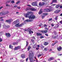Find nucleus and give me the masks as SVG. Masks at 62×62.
Wrapping results in <instances>:
<instances>
[{
  "label": "nucleus",
  "instance_id": "1",
  "mask_svg": "<svg viewBox=\"0 0 62 62\" xmlns=\"http://www.w3.org/2000/svg\"><path fill=\"white\" fill-rule=\"evenodd\" d=\"M33 13L31 12H28L26 14L24 15V16L26 18H29V20L27 19L25 22H32L33 20L35 19L36 18V16L35 15H32L28 16H27L29 15L30 14H33Z\"/></svg>",
  "mask_w": 62,
  "mask_h": 62
},
{
  "label": "nucleus",
  "instance_id": "52",
  "mask_svg": "<svg viewBox=\"0 0 62 62\" xmlns=\"http://www.w3.org/2000/svg\"><path fill=\"white\" fill-rule=\"evenodd\" d=\"M3 8V7H1L0 8V9H2V8Z\"/></svg>",
  "mask_w": 62,
  "mask_h": 62
},
{
  "label": "nucleus",
  "instance_id": "5",
  "mask_svg": "<svg viewBox=\"0 0 62 62\" xmlns=\"http://www.w3.org/2000/svg\"><path fill=\"white\" fill-rule=\"evenodd\" d=\"M21 48V46H17L16 47L14 48V50H20Z\"/></svg>",
  "mask_w": 62,
  "mask_h": 62
},
{
  "label": "nucleus",
  "instance_id": "22",
  "mask_svg": "<svg viewBox=\"0 0 62 62\" xmlns=\"http://www.w3.org/2000/svg\"><path fill=\"white\" fill-rule=\"evenodd\" d=\"M28 31H29V34H31V30H30L29 29H28Z\"/></svg>",
  "mask_w": 62,
  "mask_h": 62
},
{
  "label": "nucleus",
  "instance_id": "44",
  "mask_svg": "<svg viewBox=\"0 0 62 62\" xmlns=\"http://www.w3.org/2000/svg\"><path fill=\"white\" fill-rule=\"evenodd\" d=\"M6 6L7 7H9V6H10L8 4H6Z\"/></svg>",
  "mask_w": 62,
  "mask_h": 62
},
{
  "label": "nucleus",
  "instance_id": "13",
  "mask_svg": "<svg viewBox=\"0 0 62 62\" xmlns=\"http://www.w3.org/2000/svg\"><path fill=\"white\" fill-rule=\"evenodd\" d=\"M41 32L43 33H47L48 31L47 30H46L45 31H41Z\"/></svg>",
  "mask_w": 62,
  "mask_h": 62
},
{
  "label": "nucleus",
  "instance_id": "32",
  "mask_svg": "<svg viewBox=\"0 0 62 62\" xmlns=\"http://www.w3.org/2000/svg\"><path fill=\"white\" fill-rule=\"evenodd\" d=\"M39 6H42V4H41V3L40 2L39 3Z\"/></svg>",
  "mask_w": 62,
  "mask_h": 62
},
{
  "label": "nucleus",
  "instance_id": "8",
  "mask_svg": "<svg viewBox=\"0 0 62 62\" xmlns=\"http://www.w3.org/2000/svg\"><path fill=\"white\" fill-rule=\"evenodd\" d=\"M5 35L7 38H9L11 36L10 34L9 33H6Z\"/></svg>",
  "mask_w": 62,
  "mask_h": 62
},
{
  "label": "nucleus",
  "instance_id": "64",
  "mask_svg": "<svg viewBox=\"0 0 62 62\" xmlns=\"http://www.w3.org/2000/svg\"><path fill=\"white\" fill-rule=\"evenodd\" d=\"M60 23H62V21H60Z\"/></svg>",
  "mask_w": 62,
  "mask_h": 62
},
{
  "label": "nucleus",
  "instance_id": "24",
  "mask_svg": "<svg viewBox=\"0 0 62 62\" xmlns=\"http://www.w3.org/2000/svg\"><path fill=\"white\" fill-rule=\"evenodd\" d=\"M55 5H56V4H54L53 5H52L50 7L51 8H54V6H54Z\"/></svg>",
  "mask_w": 62,
  "mask_h": 62
},
{
  "label": "nucleus",
  "instance_id": "6",
  "mask_svg": "<svg viewBox=\"0 0 62 62\" xmlns=\"http://www.w3.org/2000/svg\"><path fill=\"white\" fill-rule=\"evenodd\" d=\"M32 5L33 6H37V1L33 2L32 3Z\"/></svg>",
  "mask_w": 62,
  "mask_h": 62
},
{
  "label": "nucleus",
  "instance_id": "4",
  "mask_svg": "<svg viewBox=\"0 0 62 62\" xmlns=\"http://www.w3.org/2000/svg\"><path fill=\"white\" fill-rule=\"evenodd\" d=\"M23 25V24H20L19 23L15 25L16 27H22Z\"/></svg>",
  "mask_w": 62,
  "mask_h": 62
},
{
  "label": "nucleus",
  "instance_id": "41",
  "mask_svg": "<svg viewBox=\"0 0 62 62\" xmlns=\"http://www.w3.org/2000/svg\"><path fill=\"white\" fill-rule=\"evenodd\" d=\"M55 44V43H52V46H54V45Z\"/></svg>",
  "mask_w": 62,
  "mask_h": 62
},
{
  "label": "nucleus",
  "instance_id": "54",
  "mask_svg": "<svg viewBox=\"0 0 62 62\" xmlns=\"http://www.w3.org/2000/svg\"><path fill=\"white\" fill-rule=\"evenodd\" d=\"M4 21V19H1L0 20L1 21Z\"/></svg>",
  "mask_w": 62,
  "mask_h": 62
},
{
  "label": "nucleus",
  "instance_id": "14",
  "mask_svg": "<svg viewBox=\"0 0 62 62\" xmlns=\"http://www.w3.org/2000/svg\"><path fill=\"white\" fill-rule=\"evenodd\" d=\"M21 57L22 58H24L25 56V54H23L21 55Z\"/></svg>",
  "mask_w": 62,
  "mask_h": 62
},
{
  "label": "nucleus",
  "instance_id": "39",
  "mask_svg": "<svg viewBox=\"0 0 62 62\" xmlns=\"http://www.w3.org/2000/svg\"><path fill=\"white\" fill-rule=\"evenodd\" d=\"M11 3H15V2H14V1L12 0L11 1Z\"/></svg>",
  "mask_w": 62,
  "mask_h": 62
},
{
  "label": "nucleus",
  "instance_id": "47",
  "mask_svg": "<svg viewBox=\"0 0 62 62\" xmlns=\"http://www.w3.org/2000/svg\"><path fill=\"white\" fill-rule=\"evenodd\" d=\"M45 29H46V30H48L49 29H48V28H46V27L45 28Z\"/></svg>",
  "mask_w": 62,
  "mask_h": 62
},
{
  "label": "nucleus",
  "instance_id": "49",
  "mask_svg": "<svg viewBox=\"0 0 62 62\" xmlns=\"http://www.w3.org/2000/svg\"><path fill=\"white\" fill-rule=\"evenodd\" d=\"M40 47V46H39V45H38L37 46V47Z\"/></svg>",
  "mask_w": 62,
  "mask_h": 62
},
{
  "label": "nucleus",
  "instance_id": "10",
  "mask_svg": "<svg viewBox=\"0 0 62 62\" xmlns=\"http://www.w3.org/2000/svg\"><path fill=\"white\" fill-rule=\"evenodd\" d=\"M11 21H12V19H9V20H6V22H7V23H10Z\"/></svg>",
  "mask_w": 62,
  "mask_h": 62
},
{
  "label": "nucleus",
  "instance_id": "51",
  "mask_svg": "<svg viewBox=\"0 0 62 62\" xmlns=\"http://www.w3.org/2000/svg\"><path fill=\"white\" fill-rule=\"evenodd\" d=\"M20 1H18L16 3V4H19V3H20Z\"/></svg>",
  "mask_w": 62,
  "mask_h": 62
},
{
  "label": "nucleus",
  "instance_id": "59",
  "mask_svg": "<svg viewBox=\"0 0 62 62\" xmlns=\"http://www.w3.org/2000/svg\"><path fill=\"white\" fill-rule=\"evenodd\" d=\"M27 41H26V43H27V44H26V46H27V45H28V44H27Z\"/></svg>",
  "mask_w": 62,
  "mask_h": 62
},
{
  "label": "nucleus",
  "instance_id": "42",
  "mask_svg": "<svg viewBox=\"0 0 62 62\" xmlns=\"http://www.w3.org/2000/svg\"><path fill=\"white\" fill-rule=\"evenodd\" d=\"M51 26H54V23L51 24Z\"/></svg>",
  "mask_w": 62,
  "mask_h": 62
},
{
  "label": "nucleus",
  "instance_id": "40",
  "mask_svg": "<svg viewBox=\"0 0 62 62\" xmlns=\"http://www.w3.org/2000/svg\"><path fill=\"white\" fill-rule=\"evenodd\" d=\"M53 33H54L55 34H57V33L55 31H54Z\"/></svg>",
  "mask_w": 62,
  "mask_h": 62
},
{
  "label": "nucleus",
  "instance_id": "46",
  "mask_svg": "<svg viewBox=\"0 0 62 62\" xmlns=\"http://www.w3.org/2000/svg\"><path fill=\"white\" fill-rule=\"evenodd\" d=\"M58 42V41H55V42H54V43H55V44H56V43H57Z\"/></svg>",
  "mask_w": 62,
  "mask_h": 62
},
{
  "label": "nucleus",
  "instance_id": "56",
  "mask_svg": "<svg viewBox=\"0 0 62 62\" xmlns=\"http://www.w3.org/2000/svg\"><path fill=\"white\" fill-rule=\"evenodd\" d=\"M6 27H7V28H9V26H6Z\"/></svg>",
  "mask_w": 62,
  "mask_h": 62
},
{
  "label": "nucleus",
  "instance_id": "37",
  "mask_svg": "<svg viewBox=\"0 0 62 62\" xmlns=\"http://www.w3.org/2000/svg\"><path fill=\"white\" fill-rule=\"evenodd\" d=\"M44 50H45L46 51H47V48H45L44 49Z\"/></svg>",
  "mask_w": 62,
  "mask_h": 62
},
{
  "label": "nucleus",
  "instance_id": "45",
  "mask_svg": "<svg viewBox=\"0 0 62 62\" xmlns=\"http://www.w3.org/2000/svg\"><path fill=\"white\" fill-rule=\"evenodd\" d=\"M28 57L26 59V62H27V61H28Z\"/></svg>",
  "mask_w": 62,
  "mask_h": 62
},
{
  "label": "nucleus",
  "instance_id": "9",
  "mask_svg": "<svg viewBox=\"0 0 62 62\" xmlns=\"http://www.w3.org/2000/svg\"><path fill=\"white\" fill-rule=\"evenodd\" d=\"M54 59V58L53 57H51L49 59H48V61H51V60H53Z\"/></svg>",
  "mask_w": 62,
  "mask_h": 62
},
{
  "label": "nucleus",
  "instance_id": "36",
  "mask_svg": "<svg viewBox=\"0 0 62 62\" xmlns=\"http://www.w3.org/2000/svg\"><path fill=\"white\" fill-rule=\"evenodd\" d=\"M44 27H47V25L45 24H44Z\"/></svg>",
  "mask_w": 62,
  "mask_h": 62
},
{
  "label": "nucleus",
  "instance_id": "38",
  "mask_svg": "<svg viewBox=\"0 0 62 62\" xmlns=\"http://www.w3.org/2000/svg\"><path fill=\"white\" fill-rule=\"evenodd\" d=\"M42 24L41 23H40L39 25V26H42Z\"/></svg>",
  "mask_w": 62,
  "mask_h": 62
},
{
  "label": "nucleus",
  "instance_id": "48",
  "mask_svg": "<svg viewBox=\"0 0 62 62\" xmlns=\"http://www.w3.org/2000/svg\"><path fill=\"white\" fill-rule=\"evenodd\" d=\"M45 3H44V2L42 3V6H43V5H45Z\"/></svg>",
  "mask_w": 62,
  "mask_h": 62
},
{
  "label": "nucleus",
  "instance_id": "55",
  "mask_svg": "<svg viewBox=\"0 0 62 62\" xmlns=\"http://www.w3.org/2000/svg\"><path fill=\"white\" fill-rule=\"evenodd\" d=\"M56 26L57 27H58V26H59L58 25H56Z\"/></svg>",
  "mask_w": 62,
  "mask_h": 62
},
{
  "label": "nucleus",
  "instance_id": "15",
  "mask_svg": "<svg viewBox=\"0 0 62 62\" xmlns=\"http://www.w3.org/2000/svg\"><path fill=\"white\" fill-rule=\"evenodd\" d=\"M49 44V43L47 42H44V45L45 46H46V45H48Z\"/></svg>",
  "mask_w": 62,
  "mask_h": 62
},
{
  "label": "nucleus",
  "instance_id": "12",
  "mask_svg": "<svg viewBox=\"0 0 62 62\" xmlns=\"http://www.w3.org/2000/svg\"><path fill=\"white\" fill-rule=\"evenodd\" d=\"M61 11L60 10H57L54 11V13H58L59 12Z\"/></svg>",
  "mask_w": 62,
  "mask_h": 62
},
{
  "label": "nucleus",
  "instance_id": "60",
  "mask_svg": "<svg viewBox=\"0 0 62 62\" xmlns=\"http://www.w3.org/2000/svg\"><path fill=\"white\" fill-rule=\"evenodd\" d=\"M53 38L54 39H55V38H56V37H55V36H54V37H53Z\"/></svg>",
  "mask_w": 62,
  "mask_h": 62
},
{
  "label": "nucleus",
  "instance_id": "28",
  "mask_svg": "<svg viewBox=\"0 0 62 62\" xmlns=\"http://www.w3.org/2000/svg\"><path fill=\"white\" fill-rule=\"evenodd\" d=\"M41 55H42V54H39L38 56V58H39L40 56H41Z\"/></svg>",
  "mask_w": 62,
  "mask_h": 62
},
{
  "label": "nucleus",
  "instance_id": "23",
  "mask_svg": "<svg viewBox=\"0 0 62 62\" xmlns=\"http://www.w3.org/2000/svg\"><path fill=\"white\" fill-rule=\"evenodd\" d=\"M9 48L10 49H12L13 48V46L11 45H10L9 46Z\"/></svg>",
  "mask_w": 62,
  "mask_h": 62
},
{
  "label": "nucleus",
  "instance_id": "2",
  "mask_svg": "<svg viewBox=\"0 0 62 62\" xmlns=\"http://www.w3.org/2000/svg\"><path fill=\"white\" fill-rule=\"evenodd\" d=\"M29 59L30 62H34V54L33 53L32 51L30 50L29 52Z\"/></svg>",
  "mask_w": 62,
  "mask_h": 62
},
{
  "label": "nucleus",
  "instance_id": "53",
  "mask_svg": "<svg viewBox=\"0 0 62 62\" xmlns=\"http://www.w3.org/2000/svg\"><path fill=\"white\" fill-rule=\"evenodd\" d=\"M2 40H3L2 39H0V42H1Z\"/></svg>",
  "mask_w": 62,
  "mask_h": 62
},
{
  "label": "nucleus",
  "instance_id": "19",
  "mask_svg": "<svg viewBox=\"0 0 62 62\" xmlns=\"http://www.w3.org/2000/svg\"><path fill=\"white\" fill-rule=\"evenodd\" d=\"M37 47V45L35 44L33 46V48H36Z\"/></svg>",
  "mask_w": 62,
  "mask_h": 62
},
{
  "label": "nucleus",
  "instance_id": "50",
  "mask_svg": "<svg viewBox=\"0 0 62 62\" xmlns=\"http://www.w3.org/2000/svg\"><path fill=\"white\" fill-rule=\"evenodd\" d=\"M36 49L37 50H38V49H39V47H37L36 48Z\"/></svg>",
  "mask_w": 62,
  "mask_h": 62
},
{
  "label": "nucleus",
  "instance_id": "21",
  "mask_svg": "<svg viewBox=\"0 0 62 62\" xmlns=\"http://www.w3.org/2000/svg\"><path fill=\"white\" fill-rule=\"evenodd\" d=\"M30 49H31V47L30 46H29L27 48L28 51H29Z\"/></svg>",
  "mask_w": 62,
  "mask_h": 62
},
{
  "label": "nucleus",
  "instance_id": "34",
  "mask_svg": "<svg viewBox=\"0 0 62 62\" xmlns=\"http://www.w3.org/2000/svg\"><path fill=\"white\" fill-rule=\"evenodd\" d=\"M44 38V37L43 36H41L40 37V39H42V38Z\"/></svg>",
  "mask_w": 62,
  "mask_h": 62
},
{
  "label": "nucleus",
  "instance_id": "20",
  "mask_svg": "<svg viewBox=\"0 0 62 62\" xmlns=\"http://www.w3.org/2000/svg\"><path fill=\"white\" fill-rule=\"evenodd\" d=\"M41 13H42V11H41V10H40L39 12V14H40Z\"/></svg>",
  "mask_w": 62,
  "mask_h": 62
},
{
  "label": "nucleus",
  "instance_id": "61",
  "mask_svg": "<svg viewBox=\"0 0 62 62\" xmlns=\"http://www.w3.org/2000/svg\"><path fill=\"white\" fill-rule=\"evenodd\" d=\"M60 16H62V13H61L60 14Z\"/></svg>",
  "mask_w": 62,
  "mask_h": 62
},
{
  "label": "nucleus",
  "instance_id": "27",
  "mask_svg": "<svg viewBox=\"0 0 62 62\" xmlns=\"http://www.w3.org/2000/svg\"><path fill=\"white\" fill-rule=\"evenodd\" d=\"M59 7H60V5H57L56 6V8H59Z\"/></svg>",
  "mask_w": 62,
  "mask_h": 62
},
{
  "label": "nucleus",
  "instance_id": "30",
  "mask_svg": "<svg viewBox=\"0 0 62 62\" xmlns=\"http://www.w3.org/2000/svg\"><path fill=\"white\" fill-rule=\"evenodd\" d=\"M3 28H7V26H6V25H4L3 26Z\"/></svg>",
  "mask_w": 62,
  "mask_h": 62
},
{
  "label": "nucleus",
  "instance_id": "11",
  "mask_svg": "<svg viewBox=\"0 0 62 62\" xmlns=\"http://www.w3.org/2000/svg\"><path fill=\"white\" fill-rule=\"evenodd\" d=\"M9 13V12L8 11H7V12L6 14H5L2 13V12H1L0 13V16H2V15H6V14H8V13Z\"/></svg>",
  "mask_w": 62,
  "mask_h": 62
},
{
  "label": "nucleus",
  "instance_id": "58",
  "mask_svg": "<svg viewBox=\"0 0 62 62\" xmlns=\"http://www.w3.org/2000/svg\"><path fill=\"white\" fill-rule=\"evenodd\" d=\"M17 8H18V9H20V7H17Z\"/></svg>",
  "mask_w": 62,
  "mask_h": 62
},
{
  "label": "nucleus",
  "instance_id": "35",
  "mask_svg": "<svg viewBox=\"0 0 62 62\" xmlns=\"http://www.w3.org/2000/svg\"><path fill=\"white\" fill-rule=\"evenodd\" d=\"M57 18H58V16H57L55 17V20H57Z\"/></svg>",
  "mask_w": 62,
  "mask_h": 62
},
{
  "label": "nucleus",
  "instance_id": "29",
  "mask_svg": "<svg viewBox=\"0 0 62 62\" xmlns=\"http://www.w3.org/2000/svg\"><path fill=\"white\" fill-rule=\"evenodd\" d=\"M18 43L17 42H14L13 43V45H16V44H17Z\"/></svg>",
  "mask_w": 62,
  "mask_h": 62
},
{
  "label": "nucleus",
  "instance_id": "63",
  "mask_svg": "<svg viewBox=\"0 0 62 62\" xmlns=\"http://www.w3.org/2000/svg\"><path fill=\"white\" fill-rule=\"evenodd\" d=\"M60 8H62V6H60Z\"/></svg>",
  "mask_w": 62,
  "mask_h": 62
},
{
  "label": "nucleus",
  "instance_id": "17",
  "mask_svg": "<svg viewBox=\"0 0 62 62\" xmlns=\"http://www.w3.org/2000/svg\"><path fill=\"white\" fill-rule=\"evenodd\" d=\"M54 2V3H56V2H57V0H53L52 1V2L50 4H52Z\"/></svg>",
  "mask_w": 62,
  "mask_h": 62
},
{
  "label": "nucleus",
  "instance_id": "25",
  "mask_svg": "<svg viewBox=\"0 0 62 62\" xmlns=\"http://www.w3.org/2000/svg\"><path fill=\"white\" fill-rule=\"evenodd\" d=\"M47 15H48V14L47 13H44L43 14V16H47Z\"/></svg>",
  "mask_w": 62,
  "mask_h": 62
},
{
  "label": "nucleus",
  "instance_id": "62",
  "mask_svg": "<svg viewBox=\"0 0 62 62\" xmlns=\"http://www.w3.org/2000/svg\"><path fill=\"white\" fill-rule=\"evenodd\" d=\"M45 35H46V36H48V34H46Z\"/></svg>",
  "mask_w": 62,
  "mask_h": 62
},
{
  "label": "nucleus",
  "instance_id": "18",
  "mask_svg": "<svg viewBox=\"0 0 62 62\" xmlns=\"http://www.w3.org/2000/svg\"><path fill=\"white\" fill-rule=\"evenodd\" d=\"M30 9L31 11H36V9L34 8H30Z\"/></svg>",
  "mask_w": 62,
  "mask_h": 62
},
{
  "label": "nucleus",
  "instance_id": "43",
  "mask_svg": "<svg viewBox=\"0 0 62 62\" xmlns=\"http://www.w3.org/2000/svg\"><path fill=\"white\" fill-rule=\"evenodd\" d=\"M31 40L32 42H34V40L33 39H31Z\"/></svg>",
  "mask_w": 62,
  "mask_h": 62
},
{
  "label": "nucleus",
  "instance_id": "31",
  "mask_svg": "<svg viewBox=\"0 0 62 62\" xmlns=\"http://www.w3.org/2000/svg\"><path fill=\"white\" fill-rule=\"evenodd\" d=\"M17 23V21H15L13 22V23L14 24H16V23Z\"/></svg>",
  "mask_w": 62,
  "mask_h": 62
},
{
  "label": "nucleus",
  "instance_id": "3",
  "mask_svg": "<svg viewBox=\"0 0 62 62\" xmlns=\"http://www.w3.org/2000/svg\"><path fill=\"white\" fill-rule=\"evenodd\" d=\"M44 11L45 12H50L51 11H53V9H44Z\"/></svg>",
  "mask_w": 62,
  "mask_h": 62
},
{
  "label": "nucleus",
  "instance_id": "57",
  "mask_svg": "<svg viewBox=\"0 0 62 62\" xmlns=\"http://www.w3.org/2000/svg\"><path fill=\"white\" fill-rule=\"evenodd\" d=\"M44 17H45L44 16H43L42 17V19H44Z\"/></svg>",
  "mask_w": 62,
  "mask_h": 62
},
{
  "label": "nucleus",
  "instance_id": "26",
  "mask_svg": "<svg viewBox=\"0 0 62 62\" xmlns=\"http://www.w3.org/2000/svg\"><path fill=\"white\" fill-rule=\"evenodd\" d=\"M40 46L41 48H42V49L44 48V46L42 45H41Z\"/></svg>",
  "mask_w": 62,
  "mask_h": 62
},
{
  "label": "nucleus",
  "instance_id": "16",
  "mask_svg": "<svg viewBox=\"0 0 62 62\" xmlns=\"http://www.w3.org/2000/svg\"><path fill=\"white\" fill-rule=\"evenodd\" d=\"M36 35L37 36H40L42 35L41 34L39 33H37Z\"/></svg>",
  "mask_w": 62,
  "mask_h": 62
},
{
  "label": "nucleus",
  "instance_id": "7",
  "mask_svg": "<svg viewBox=\"0 0 62 62\" xmlns=\"http://www.w3.org/2000/svg\"><path fill=\"white\" fill-rule=\"evenodd\" d=\"M57 49L59 52H60L62 50V47L60 46L59 47H57Z\"/></svg>",
  "mask_w": 62,
  "mask_h": 62
},
{
  "label": "nucleus",
  "instance_id": "33",
  "mask_svg": "<svg viewBox=\"0 0 62 62\" xmlns=\"http://www.w3.org/2000/svg\"><path fill=\"white\" fill-rule=\"evenodd\" d=\"M52 18H50L48 20V21H52Z\"/></svg>",
  "mask_w": 62,
  "mask_h": 62
}]
</instances>
